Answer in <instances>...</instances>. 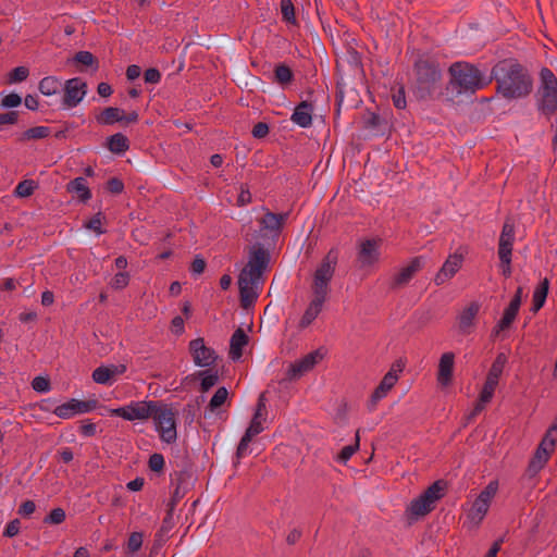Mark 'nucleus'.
<instances>
[{
  "label": "nucleus",
  "instance_id": "nucleus-1",
  "mask_svg": "<svg viewBox=\"0 0 557 557\" xmlns=\"http://www.w3.org/2000/svg\"><path fill=\"white\" fill-rule=\"evenodd\" d=\"M496 90L505 99H519L529 96L533 89V78L528 69L515 59L498 61L491 71Z\"/></svg>",
  "mask_w": 557,
  "mask_h": 557
},
{
  "label": "nucleus",
  "instance_id": "nucleus-2",
  "mask_svg": "<svg viewBox=\"0 0 557 557\" xmlns=\"http://www.w3.org/2000/svg\"><path fill=\"white\" fill-rule=\"evenodd\" d=\"M337 262L338 251L335 248H332L325 255V257L322 259L321 263L314 271L313 282L311 286L313 299L310 301L309 306L305 310L299 321V329L308 327L322 311V307L326 300L330 290V283L334 276Z\"/></svg>",
  "mask_w": 557,
  "mask_h": 557
},
{
  "label": "nucleus",
  "instance_id": "nucleus-3",
  "mask_svg": "<svg viewBox=\"0 0 557 557\" xmlns=\"http://www.w3.org/2000/svg\"><path fill=\"white\" fill-rule=\"evenodd\" d=\"M448 73L446 96L454 102H461L463 98L473 96L491 83V78L485 76L478 66L468 62L453 63Z\"/></svg>",
  "mask_w": 557,
  "mask_h": 557
},
{
  "label": "nucleus",
  "instance_id": "nucleus-4",
  "mask_svg": "<svg viewBox=\"0 0 557 557\" xmlns=\"http://www.w3.org/2000/svg\"><path fill=\"white\" fill-rule=\"evenodd\" d=\"M413 71L417 97L419 99L430 98L442 79L438 62L429 57H419L413 64Z\"/></svg>",
  "mask_w": 557,
  "mask_h": 557
},
{
  "label": "nucleus",
  "instance_id": "nucleus-5",
  "mask_svg": "<svg viewBox=\"0 0 557 557\" xmlns=\"http://www.w3.org/2000/svg\"><path fill=\"white\" fill-rule=\"evenodd\" d=\"M447 482L437 480L432 483L420 496L412 499L407 513L410 518L424 517L435 509V504L445 496Z\"/></svg>",
  "mask_w": 557,
  "mask_h": 557
},
{
  "label": "nucleus",
  "instance_id": "nucleus-6",
  "mask_svg": "<svg viewBox=\"0 0 557 557\" xmlns=\"http://www.w3.org/2000/svg\"><path fill=\"white\" fill-rule=\"evenodd\" d=\"M541 86L537 91V108L546 116L557 111V77L548 67L540 72Z\"/></svg>",
  "mask_w": 557,
  "mask_h": 557
},
{
  "label": "nucleus",
  "instance_id": "nucleus-7",
  "mask_svg": "<svg viewBox=\"0 0 557 557\" xmlns=\"http://www.w3.org/2000/svg\"><path fill=\"white\" fill-rule=\"evenodd\" d=\"M176 413L177 412L173 410L171 405L156 400V408L152 409L150 418L153 419L156 428L160 432L161 440L166 444H172L177 438Z\"/></svg>",
  "mask_w": 557,
  "mask_h": 557
},
{
  "label": "nucleus",
  "instance_id": "nucleus-8",
  "mask_svg": "<svg viewBox=\"0 0 557 557\" xmlns=\"http://www.w3.org/2000/svg\"><path fill=\"white\" fill-rule=\"evenodd\" d=\"M270 251L261 243L249 247L248 262L240 271L239 276L249 278L250 282H260L263 272L270 262Z\"/></svg>",
  "mask_w": 557,
  "mask_h": 557
},
{
  "label": "nucleus",
  "instance_id": "nucleus-9",
  "mask_svg": "<svg viewBox=\"0 0 557 557\" xmlns=\"http://www.w3.org/2000/svg\"><path fill=\"white\" fill-rule=\"evenodd\" d=\"M156 408V400L132 401L125 407L108 409L110 416L121 417L127 421L146 420L152 414Z\"/></svg>",
  "mask_w": 557,
  "mask_h": 557
},
{
  "label": "nucleus",
  "instance_id": "nucleus-10",
  "mask_svg": "<svg viewBox=\"0 0 557 557\" xmlns=\"http://www.w3.org/2000/svg\"><path fill=\"white\" fill-rule=\"evenodd\" d=\"M325 356V352L322 348H318L309 354H307L301 359L289 364V368L286 372V380L294 381L299 379L305 373L309 372L314 368L317 363H319Z\"/></svg>",
  "mask_w": 557,
  "mask_h": 557
},
{
  "label": "nucleus",
  "instance_id": "nucleus-11",
  "mask_svg": "<svg viewBox=\"0 0 557 557\" xmlns=\"http://www.w3.org/2000/svg\"><path fill=\"white\" fill-rule=\"evenodd\" d=\"M288 218V213H273L267 211L263 216L259 220L260 232H265L262 237H267L275 243L282 232L283 225Z\"/></svg>",
  "mask_w": 557,
  "mask_h": 557
},
{
  "label": "nucleus",
  "instance_id": "nucleus-12",
  "mask_svg": "<svg viewBox=\"0 0 557 557\" xmlns=\"http://www.w3.org/2000/svg\"><path fill=\"white\" fill-rule=\"evenodd\" d=\"M99 406L97 399L78 400L72 398L67 403L59 405L53 410V413L62 419H70L77 413H86L95 410Z\"/></svg>",
  "mask_w": 557,
  "mask_h": 557
},
{
  "label": "nucleus",
  "instance_id": "nucleus-13",
  "mask_svg": "<svg viewBox=\"0 0 557 557\" xmlns=\"http://www.w3.org/2000/svg\"><path fill=\"white\" fill-rule=\"evenodd\" d=\"M62 104L64 108H74L84 99L87 84L81 77L67 79L63 86Z\"/></svg>",
  "mask_w": 557,
  "mask_h": 557
},
{
  "label": "nucleus",
  "instance_id": "nucleus-14",
  "mask_svg": "<svg viewBox=\"0 0 557 557\" xmlns=\"http://www.w3.org/2000/svg\"><path fill=\"white\" fill-rule=\"evenodd\" d=\"M188 348L196 366L207 368L215 364L218 355L214 349L206 346L202 337L190 341Z\"/></svg>",
  "mask_w": 557,
  "mask_h": 557
},
{
  "label": "nucleus",
  "instance_id": "nucleus-15",
  "mask_svg": "<svg viewBox=\"0 0 557 557\" xmlns=\"http://www.w3.org/2000/svg\"><path fill=\"white\" fill-rule=\"evenodd\" d=\"M424 264V257L418 256L412 258L406 267H403L399 272L394 275L389 283V288L396 290L405 287L414 275L423 269Z\"/></svg>",
  "mask_w": 557,
  "mask_h": 557
},
{
  "label": "nucleus",
  "instance_id": "nucleus-16",
  "mask_svg": "<svg viewBox=\"0 0 557 557\" xmlns=\"http://www.w3.org/2000/svg\"><path fill=\"white\" fill-rule=\"evenodd\" d=\"M382 239L371 238L362 240L359 245L357 261L361 268L371 267L380 259V246Z\"/></svg>",
  "mask_w": 557,
  "mask_h": 557
},
{
  "label": "nucleus",
  "instance_id": "nucleus-17",
  "mask_svg": "<svg viewBox=\"0 0 557 557\" xmlns=\"http://www.w3.org/2000/svg\"><path fill=\"white\" fill-rule=\"evenodd\" d=\"M126 366L123 363L100 366L92 371L91 376L98 384L112 385L117 376L126 372Z\"/></svg>",
  "mask_w": 557,
  "mask_h": 557
},
{
  "label": "nucleus",
  "instance_id": "nucleus-18",
  "mask_svg": "<svg viewBox=\"0 0 557 557\" xmlns=\"http://www.w3.org/2000/svg\"><path fill=\"white\" fill-rule=\"evenodd\" d=\"M462 261L463 256L461 253L455 252L454 255H450L436 273L434 277L435 285H443L446 281L451 278L461 268Z\"/></svg>",
  "mask_w": 557,
  "mask_h": 557
},
{
  "label": "nucleus",
  "instance_id": "nucleus-19",
  "mask_svg": "<svg viewBox=\"0 0 557 557\" xmlns=\"http://www.w3.org/2000/svg\"><path fill=\"white\" fill-rule=\"evenodd\" d=\"M398 380V375L391 369L382 379L377 387L373 391L370 401L369 409L373 410L379 400L384 398L387 393L394 387Z\"/></svg>",
  "mask_w": 557,
  "mask_h": 557
},
{
  "label": "nucleus",
  "instance_id": "nucleus-20",
  "mask_svg": "<svg viewBox=\"0 0 557 557\" xmlns=\"http://www.w3.org/2000/svg\"><path fill=\"white\" fill-rule=\"evenodd\" d=\"M515 242V223L510 218L504 222L498 242V256L512 255Z\"/></svg>",
  "mask_w": 557,
  "mask_h": 557
},
{
  "label": "nucleus",
  "instance_id": "nucleus-21",
  "mask_svg": "<svg viewBox=\"0 0 557 557\" xmlns=\"http://www.w3.org/2000/svg\"><path fill=\"white\" fill-rule=\"evenodd\" d=\"M238 288L240 306L244 309L250 308L258 298V293L253 289L259 282H250L249 278L238 275Z\"/></svg>",
  "mask_w": 557,
  "mask_h": 557
},
{
  "label": "nucleus",
  "instance_id": "nucleus-22",
  "mask_svg": "<svg viewBox=\"0 0 557 557\" xmlns=\"http://www.w3.org/2000/svg\"><path fill=\"white\" fill-rule=\"evenodd\" d=\"M265 393H261L259 395L256 411L253 413V417L250 421L249 426L246 429L245 432H252L251 435L256 436L260 434L263 431L262 422L265 421L267 416V406H265Z\"/></svg>",
  "mask_w": 557,
  "mask_h": 557
},
{
  "label": "nucleus",
  "instance_id": "nucleus-23",
  "mask_svg": "<svg viewBox=\"0 0 557 557\" xmlns=\"http://www.w3.org/2000/svg\"><path fill=\"white\" fill-rule=\"evenodd\" d=\"M454 361V352H444L441 356L437 370V381L443 386L449 385L453 381Z\"/></svg>",
  "mask_w": 557,
  "mask_h": 557
},
{
  "label": "nucleus",
  "instance_id": "nucleus-24",
  "mask_svg": "<svg viewBox=\"0 0 557 557\" xmlns=\"http://www.w3.org/2000/svg\"><path fill=\"white\" fill-rule=\"evenodd\" d=\"M248 342L249 337L242 327L235 330L230 341V358L234 361L239 360L243 356V349Z\"/></svg>",
  "mask_w": 557,
  "mask_h": 557
},
{
  "label": "nucleus",
  "instance_id": "nucleus-25",
  "mask_svg": "<svg viewBox=\"0 0 557 557\" xmlns=\"http://www.w3.org/2000/svg\"><path fill=\"white\" fill-rule=\"evenodd\" d=\"M187 473L184 471L175 472V479H172V483L175 484V488L172 493V496L166 505V507L170 509V511H174L175 507L180 503V500L185 496L186 494V480H187Z\"/></svg>",
  "mask_w": 557,
  "mask_h": 557
},
{
  "label": "nucleus",
  "instance_id": "nucleus-26",
  "mask_svg": "<svg viewBox=\"0 0 557 557\" xmlns=\"http://www.w3.org/2000/svg\"><path fill=\"white\" fill-rule=\"evenodd\" d=\"M313 106L308 101H301L294 110L290 120L300 127H308L312 123Z\"/></svg>",
  "mask_w": 557,
  "mask_h": 557
},
{
  "label": "nucleus",
  "instance_id": "nucleus-27",
  "mask_svg": "<svg viewBox=\"0 0 557 557\" xmlns=\"http://www.w3.org/2000/svg\"><path fill=\"white\" fill-rule=\"evenodd\" d=\"M66 190L69 193H77L79 201L84 203L91 198V191L87 186V182L82 176L70 181L66 185Z\"/></svg>",
  "mask_w": 557,
  "mask_h": 557
},
{
  "label": "nucleus",
  "instance_id": "nucleus-28",
  "mask_svg": "<svg viewBox=\"0 0 557 557\" xmlns=\"http://www.w3.org/2000/svg\"><path fill=\"white\" fill-rule=\"evenodd\" d=\"M188 377L200 379V392L207 393L210 388H212L219 382V373L218 371L205 370L197 371Z\"/></svg>",
  "mask_w": 557,
  "mask_h": 557
},
{
  "label": "nucleus",
  "instance_id": "nucleus-29",
  "mask_svg": "<svg viewBox=\"0 0 557 557\" xmlns=\"http://www.w3.org/2000/svg\"><path fill=\"white\" fill-rule=\"evenodd\" d=\"M107 148L116 154H123L129 149V140L122 133H116L107 138Z\"/></svg>",
  "mask_w": 557,
  "mask_h": 557
},
{
  "label": "nucleus",
  "instance_id": "nucleus-30",
  "mask_svg": "<svg viewBox=\"0 0 557 557\" xmlns=\"http://www.w3.org/2000/svg\"><path fill=\"white\" fill-rule=\"evenodd\" d=\"M122 116L123 109L108 107L96 115V121L100 125H113L114 123L122 122Z\"/></svg>",
  "mask_w": 557,
  "mask_h": 557
},
{
  "label": "nucleus",
  "instance_id": "nucleus-31",
  "mask_svg": "<svg viewBox=\"0 0 557 557\" xmlns=\"http://www.w3.org/2000/svg\"><path fill=\"white\" fill-rule=\"evenodd\" d=\"M480 310L478 302H471L459 315V329L463 333H468V330L472 326L473 320Z\"/></svg>",
  "mask_w": 557,
  "mask_h": 557
},
{
  "label": "nucleus",
  "instance_id": "nucleus-32",
  "mask_svg": "<svg viewBox=\"0 0 557 557\" xmlns=\"http://www.w3.org/2000/svg\"><path fill=\"white\" fill-rule=\"evenodd\" d=\"M502 373H498L493 370H488V373L486 375V380L484 382L483 388L481 391V400L483 401H491L493 398L494 392L496 386L498 385V381Z\"/></svg>",
  "mask_w": 557,
  "mask_h": 557
},
{
  "label": "nucleus",
  "instance_id": "nucleus-33",
  "mask_svg": "<svg viewBox=\"0 0 557 557\" xmlns=\"http://www.w3.org/2000/svg\"><path fill=\"white\" fill-rule=\"evenodd\" d=\"M549 289V281L544 278L535 288L533 293L532 307L531 310L535 313L537 312L545 304Z\"/></svg>",
  "mask_w": 557,
  "mask_h": 557
},
{
  "label": "nucleus",
  "instance_id": "nucleus-34",
  "mask_svg": "<svg viewBox=\"0 0 557 557\" xmlns=\"http://www.w3.org/2000/svg\"><path fill=\"white\" fill-rule=\"evenodd\" d=\"M38 89L45 96H53L61 91L62 83L57 76H46L39 82Z\"/></svg>",
  "mask_w": 557,
  "mask_h": 557
},
{
  "label": "nucleus",
  "instance_id": "nucleus-35",
  "mask_svg": "<svg viewBox=\"0 0 557 557\" xmlns=\"http://www.w3.org/2000/svg\"><path fill=\"white\" fill-rule=\"evenodd\" d=\"M550 455L547 451H542L536 448L533 458L530 460L528 466V473L532 476L540 472L541 469L546 465Z\"/></svg>",
  "mask_w": 557,
  "mask_h": 557
},
{
  "label": "nucleus",
  "instance_id": "nucleus-36",
  "mask_svg": "<svg viewBox=\"0 0 557 557\" xmlns=\"http://www.w3.org/2000/svg\"><path fill=\"white\" fill-rule=\"evenodd\" d=\"M274 78L277 84L285 86L294 81V73L288 65L280 63L274 69Z\"/></svg>",
  "mask_w": 557,
  "mask_h": 557
},
{
  "label": "nucleus",
  "instance_id": "nucleus-37",
  "mask_svg": "<svg viewBox=\"0 0 557 557\" xmlns=\"http://www.w3.org/2000/svg\"><path fill=\"white\" fill-rule=\"evenodd\" d=\"M228 397V391L226 387L221 386L219 387L212 398L209 401V405L207 409H209L211 412L216 411L226 400Z\"/></svg>",
  "mask_w": 557,
  "mask_h": 557
},
{
  "label": "nucleus",
  "instance_id": "nucleus-38",
  "mask_svg": "<svg viewBox=\"0 0 557 557\" xmlns=\"http://www.w3.org/2000/svg\"><path fill=\"white\" fill-rule=\"evenodd\" d=\"M280 8L283 21L288 24L296 25L297 18L294 3L290 0H281Z\"/></svg>",
  "mask_w": 557,
  "mask_h": 557
},
{
  "label": "nucleus",
  "instance_id": "nucleus-39",
  "mask_svg": "<svg viewBox=\"0 0 557 557\" xmlns=\"http://www.w3.org/2000/svg\"><path fill=\"white\" fill-rule=\"evenodd\" d=\"M50 135L48 126H35L26 129L21 137V140L42 139Z\"/></svg>",
  "mask_w": 557,
  "mask_h": 557
},
{
  "label": "nucleus",
  "instance_id": "nucleus-40",
  "mask_svg": "<svg viewBox=\"0 0 557 557\" xmlns=\"http://www.w3.org/2000/svg\"><path fill=\"white\" fill-rule=\"evenodd\" d=\"M490 504L476 498L469 512L471 520L481 521L488 510Z\"/></svg>",
  "mask_w": 557,
  "mask_h": 557
},
{
  "label": "nucleus",
  "instance_id": "nucleus-41",
  "mask_svg": "<svg viewBox=\"0 0 557 557\" xmlns=\"http://www.w3.org/2000/svg\"><path fill=\"white\" fill-rule=\"evenodd\" d=\"M200 401H203V397H199L195 404L189 403L185 405V407L182 410V417L184 419L185 424L190 425L196 418V414L199 410Z\"/></svg>",
  "mask_w": 557,
  "mask_h": 557
},
{
  "label": "nucleus",
  "instance_id": "nucleus-42",
  "mask_svg": "<svg viewBox=\"0 0 557 557\" xmlns=\"http://www.w3.org/2000/svg\"><path fill=\"white\" fill-rule=\"evenodd\" d=\"M37 188V183L33 180H24L17 184L15 187L14 194L17 197L25 198L33 195L34 190Z\"/></svg>",
  "mask_w": 557,
  "mask_h": 557
},
{
  "label": "nucleus",
  "instance_id": "nucleus-43",
  "mask_svg": "<svg viewBox=\"0 0 557 557\" xmlns=\"http://www.w3.org/2000/svg\"><path fill=\"white\" fill-rule=\"evenodd\" d=\"M73 62L98 69V59L89 51H78L73 57Z\"/></svg>",
  "mask_w": 557,
  "mask_h": 557
},
{
  "label": "nucleus",
  "instance_id": "nucleus-44",
  "mask_svg": "<svg viewBox=\"0 0 557 557\" xmlns=\"http://www.w3.org/2000/svg\"><path fill=\"white\" fill-rule=\"evenodd\" d=\"M518 310L507 307L503 313L502 319L498 321V330H508L518 315Z\"/></svg>",
  "mask_w": 557,
  "mask_h": 557
},
{
  "label": "nucleus",
  "instance_id": "nucleus-45",
  "mask_svg": "<svg viewBox=\"0 0 557 557\" xmlns=\"http://www.w3.org/2000/svg\"><path fill=\"white\" fill-rule=\"evenodd\" d=\"M359 442H360L359 431H357L356 437H355V443L352 445H347V446L343 447V449L341 450V453L337 456V459L342 462H346L347 460H349L350 457L359 449Z\"/></svg>",
  "mask_w": 557,
  "mask_h": 557
},
{
  "label": "nucleus",
  "instance_id": "nucleus-46",
  "mask_svg": "<svg viewBox=\"0 0 557 557\" xmlns=\"http://www.w3.org/2000/svg\"><path fill=\"white\" fill-rule=\"evenodd\" d=\"M104 216L101 212L96 213L89 221L85 222L84 226L97 234H104L106 230L101 227Z\"/></svg>",
  "mask_w": 557,
  "mask_h": 557
},
{
  "label": "nucleus",
  "instance_id": "nucleus-47",
  "mask_svg": "<svg viewBox=\"0 0 557 557\" xmlns=\"http://www.w3.org/2000/svg\"><path fill=\"white\" fill-rule=\"evenodd\" d=\"M129 283V273L128 272H119L116 273L110 282V285L115 290H121L125 288Z\"/></svg>",
  "mask_w": 557,
  "mask_h": 557
},
{
  "label": "nucleus",
  "instance_id": "nucleus-48",
  "mask_svg": "<svg viewBox=\"0 0 557 557\" xmlns=\"http://www.w3.org/2000/svg\"><path fill=\"white\" fill-rule=\"evenodd\" d=\"M251 432H245L243 437L239 441V444L236 449V460L239 462V460L246 455V451L248 449L249 443L252 441L253 435L250 434Z\"/></svg>",
  "mask_w": 557,
  "mask_h": 557
},
{
  "label": "nucleus",
  "instance_id": "nucleus-49",
  "mask_svg": "<svg viewBox=\"0 0 557 557\" xmlns=\"http://www.w3.org/2000/svg\"><path fill=\"white\" fill-rule=\"evenodd\" d=\"M143 533L141 532H133L131 533L127 541V553L134 554L138 552L143 545Z\"/></svg>",
  "mask_w": 557,
  "mask_h": 557
},
{
  "label": "nucleus",
  "instance_id": "nucleus-50",
  "mask_svg": "<svg viewBox=\"0 0 557 557\" xmlns=\"http://www.w3.org/2000/svg\"><path fill=\"white\" fill-rule=\"evenodd\" d=\"M392 91V100L394 106L400 110L405 109L407 104L405 87L403 85H399L397 89L393 88Z\"/></svg>",
  "mask_w": 557,
  "mask_h": 557
},
{
  "label": "nucleus",
  "instance_id": "nucleus-51",
  "mask_svg": "<svg viewBox=\"0 0 557 557\" xmlns=\"http://www.w3.org/2000/svg\"><path fill=\"white\" fill-rule=\"evenodd\" d=\"M65 511L62 508H54L48 516L45 517L44 523L60 524L65 520Z\"/></svg>",
  "mask_w": 557,
  "mask_h": 557
},
{
  "label": "nucleus",
  "instance_id": "nucleus-52",
  "mask_svg": "<svg viewBox=\"0 0 557 557\" xmlns=\"http://www.w3.org/2000/svg\"><path fill=\"white\" fill-rule=\"evenodd\" d=\"M164 465H165V461H164L163 455H161L159 453H154V454L150 455L149 460H148V467L151 471L161 472L164 469Z\"/></svg>",
  "mask_w": 557,
  "mask_h": 557
},
{
  "label": "nucleus",
  "instance_id": "nucleus-53",
  "mask_svg": "<svg viewBox=\"0 0 557 557\" xmlns=\"http://www.w3.org/2000/svg\"><path fill=\"white\" fill-rule=\"evenodd\" d=\"M498 488L497 481H491L485 488L479 494L476 498L484 500L485 503L490 504L491 499L495 496Z\"/></svg>",
  "mask_w": 557,
  "mask_h": 557
},
{
  "label": "nucleus",
  "instance_id": "nucleus-54",
  "mask_svg": "<svg viewBox=\"0 0 557 557\" xmlns=\"http://www.w3.org/2000/svg\"><path fill=\"white\" fill-rule=\"evenodd\" d=\"M556 430H557V425H553L547 430L545 436L543 437V440L541 441V443L537 447L539 449H541L542 451H547V453H549V455L554 451L555 441H548V437Z\"/></svg>",
  "mask_w": 557,
  "mask_h": 557
},
{
  "label": "nucleus",
  "instance_id": "nucleus-55",
  "mask_svg": "<svg viewBox=\"0 0 557 557\" xmlns=\"http://www.w3.org/2000/svg\"><path fill=\"white\" fill-rule=\"evenodd\" d=\"M556 430H557V425H553L547 430L545 436L543 437V440L541 441V443L537 447L539 449H541L542 451H547V453H549V455L554 451L555 441H548V437Z\"/></svg>",
  "mask_w": 557,
  "mask_h": 557
},
{
  "label": "nucleus",
  "instance_id": "nucleus-56",
  "mask_svg": "<svg viewBox=\"0 0 557 557\" xmlns=\"http://www.w3.org/2000/svg\"><path fill=\"white\" fill-rule=\"evenodd\" d=\"M383 119L374 113V112H368L366 115H364V127L366 128H372V129H377L381 127V125L383 124Z\"/></svg>",
  "mask_w": 557,
  "mask_h": 557
},
{
  "label": "nucleus",
  "instance_id": "nucleus-57",
  "mask_svg": "<svg viewBox=\"0 0 557 557\" xmlns=\"http://www.w3.org/2000/svg\"><path fill=\"white\" fill-rule=\"evenodd\" d=\"M29 75V71L26 66H17L10 73L11 83H20L25 81Z\"/></svg>",
  "mask_w": 557,
  "mask_h": 557
},
{
  "label": "nucleus",
  "instance_id": "nucleus-58",
  "mask_svg": "<svg viewBox=\"0 0 557 557\" xmlns=\"http://www.w3.org/2000/svg\"><path fill=\"white\" fill-rule=\"evenodd\" d=\"M32 387L38 393H46L50 389V380L45 376H36L32 381Z\"/></svg>",
  "mask_w": 557,
  "mask_h": 557
},
{
  "label": "nucleus",
  "instance_id": "nucleus-59",
  "mask_svg": "<svg viewBox=\"0 0 557 557\" xmlns=\"http://www.w3.org/2000/svg\"><path fill=\"white\" fill-rule=\"evenodd\" d=\"M22 103V98L15 92H11L2 98L1 107L3 108H16Z\"/></svg>",
  "mask_w": 557,
  "mask_h": 557
},
{
  "label": "nucleus",
  "instance_id": "nucleus-60",
  "mask_svg": "<svg viewBox=\"0 0 557 557\" xmlns=\"http://www.w3.org/2000/svg\"><path fill=\"white\" fill-rule=\"evenodd\" d=\"M107 189L113 195H119L124 190V183L117 177H111L107 182Z\"/></svg>",
  "mask_w": 557,
  "mask_h": 557
},
{
  "label": "nucleus",
  "instance_id": "nucleus-61",
  "mask_svg": "<svg viewBox=\"0 0 557 557\" xmlns=\"http://www.w3.org/2000/svg\"><path fill=\"white\" fill-rule=\"evenodd\" d=\"M144 79L147 84H158L161 81V73L156 67H150L145 71Z\"/></svg>",
  "mask_w": 557,
  "mask_h": 557
},
{
  "label": "nucleus",
  "instance_id": "nucleus-62",
  "mask_svg": "<svg viewBox=\"0 0 557 557\" xmlns=\"http://www.w3.org/2000/svg\"><path fill=\"white\" fill-rule=\"evenodd\" d=\"M21 528V521L18 519L11 520L3 532V536L13 537L18 534Z\"/></svg>",
  "mask_w": 557,
  "mask_h": 557
},
{
  "label": "nucleus",
  "instance_id": "nucleus-63",
  "mask_svg": "<svg viewBox=\"0 0 557 557\" xmlns=\"http://www.w3.org/2000/svg\"><path fill=\"white\" fill-rule=\"evenodd\" d=\"M79 431L84 436H95L97 433V425L96 423L90 422V420H83L81 422Z\"/></svg>",
  "mask_w": 557,
  "mask_h": 557
},
{
  "label": "nucleus",
  "instance_id": "nucleus-64",
  "mask_svg": "<svg viewBox=\"0 0 557 557\" xmlns=\"http://www.w3.org/2000/svg\"><path fill=\"white\" fill-rule=\"evenodd\" d=\"M206 265V260L200 256H196L190 264V271L194 274H202L205 272Z\"/></svg>",
  "mask_w": 557,
  "mask_h": 557
}]
</instances>
